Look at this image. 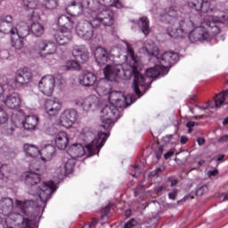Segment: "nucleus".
Here are the masks:
<instances>
[{
    "label": "nucleus",
    "instance_id": "f257e3e1",
    "mask_svg": "<svg viewBox=\"0 0 228 228\" xmlns=\"http://www.w3.org/2000/svg\"><path fill=\"white\" fill-rule=\"evenodd\" d=\"M142 52L159 61V64H156L155 67L146 69V77L138 71L140 57L134 54V50L129 44H126V53L128 58L131 60L130 63L107 64L104 69L105 77L108 81H115L117 77L119 79H131L134 76L132 88L139 98L143 95L142 90L147 92L152 84V80L147 81L148 79H154L159 76H167L168 74V69L179 61V54L177 53L166 52L163 54H159V48L156 45L143 46Z\"/></svg>",
    "mask_w": 228,
    "mask_h": 228
},
{
    "label": "nucleus",
    "instance_id": "f03ea898",
    "mask_svg": "<svg viewBox=\"0 0 228 228\" xmlns=\"http://www.w3.org/2000/svg\"><path fill=\"white\" fill-rule=\"evenodd\" d=\"M54 191H56V185L53 181L45 182L38 187L33 186L30 195L36 196L37 199L36 200H27L25 201L15 200V207L25 216L37 220V218H40V213H44L45 204H47V200L51 199Z\"/></svg>",
    "mask_w": 228,
    "mask_h": 228
},
{
    "label": "nucleus",
    "instance_id": "7ed1b4c3",
    "mask_svg": "<svg viewBox=\"0 0 228 228\" xmlns=\"http://www.w3.org/2000/svg\"><path fill=\"white\" fill-rule=\"evenodd\" d=\"M107 95L110 104L103 107L100 111L102 127H103V129L111 127V124H113V122H117V120L120 118V111H118L117 106L122 108L125 102H126L128 106H131L133 102H136L134 94H128L126 97L120 91H111L109 92Z\"/></svg>",
    "mask_w": 228,
    "mask_h": 228
},
{
    "label": "nucleus",
    "instance_id": "20e7f679",
    "mask_svg": "<svg viewBox=\"0 0 228 228\" xmlns=\"http://www.w3.org/2000/svg\"><path fill=\"white\" fill-rule=\"evenodd\" d=\"M225 20H228V10L226 13L222 14L219 17L208 16L204 20L202 26L197 25L194 27L195 28L189 33L190 42H191V44H196V42H208V40H211L215 35L220 33V24L225 22ZM204 26H207L208 29Z\"/></svg>",
    "mask_w": 228,
    "mask_h": 228
},
{
    "label": "nucleus",
    "instance_id": "39448f33",
    "mask_svg": "<svg viewBox=\"0 0 228 228\" xmlns=\"http://www.w3.org/2000/svg\"><path fill=\"white\" fill-rule=\"evenodd\" d=\"M108 136H110V134L100 132L97 135V138L93 140L89 144L86 145V149L80 143H74L68 149L67 154L73 159H76V158H81V156H85V152H88L94 156L96 152H99L101 147L106 143Z\"/></svg>",
    "mask_w": 228,
    "mask_h": 228
},
{
    "label": "nucleus",
    "instance_id": "423d86ee",
    "mask_svg": "<svg viewBox=\"0 0 228 228\" xmlns=\"http://www.w3.org/2000/svg\"><path fill=\"white\" fill-rule=\"evenodd\" d=\"M34 51L41 58L49 60V58H53L56 54V45L47 40L37 41L34 45Z\"/></svg>",
    "mask_w": 228,
    "mask_h": 228
},
{
    "label": "nucleus",
    "instance_id": "0eeeda50",
    "mask_svg": "<svg viewBox=\"0 0 228 228\" xmlns=\"http://www.w3.org/2000/svg\"><path fill=\"white\" fill-rule=\"evenodd\" d=\"M56 86V79L51 75H47L41 78L38 83L39 91L43 93L46 97H51L54 92Z\"/></svg>",
    "mask_w": 228,
    "mask_h": 228
},
{
    "label": "nucleus",
    "instance_id": "6e6552de",
    "mask_svg": "<svg viewBox=\"0 0 228 228\" xmlns=\"http://www.w3.org/2000/svg\"><path fill=\"white\" fill-rule=\"evenodd\" d=\"M0 214L4 215V216H10L11 220L17 219V215H20L18 212H15V208L13 207V200L11 198H4L0 200Z\"/></svg>",
    "mask_w": 228,
    "mask_h": 228
},
{
    "label": "nucleus",
    "instance_id": "1a4fd4ad",
    "mask_svg": "<svg viewBox=\"0 0 228 228\" xmlns=\"http://www.w3.org/2000/svg\"><path fill=\"white\" fill-rule=\"evenodd\" d=\"M75 104L82 108L84 111H94L99 106V98L95 95H90L86 98H77L75 100Z\"/></svg>",
    "mask_w": 228,
    "mask_h": 228
},
{
    "label": "nucleus",
    "instance_id": "9d476101",
    "mask_svg": "<svg viewBox=\"0 0 228 228\" xmlns=\"http://www.w3.org/2000/svg\"><path fill=\"white\" fill-rule=\"evenodd\" d=\"M187 6L198 13L213 12V5L209 0H187Z\"/></svg>",
    "mask_w": 228,
    "mask_h": 228
},
{
    "label": "nucleus",
    "instance_id": "9b49d317",
    "mask_svg": "<svg viewBox=\"0 0 228 228\" xmlns=\"http://www.w3.org/2000/svg\"><path fill=\"white\" fill-rule=\"evenodd\" d=\"M76 34L83 40H92L94 38V29L90 21H81L76 28Z\"/></svg>",
    "mask_w": 228,
    "mask_h": 228
},
{
    "label": "nucleus",
    "instance_id": "f8f14e48",
    "mask_svg": "<svg viewBox=\"0 0 228 228\" xmlns=\"http://www.w3.org/2000/svg\"><path fill=\"white\" fill-rule=\"evenodd\" d=\"M63 105L58 98L49 99L45 103V111L49 117H56L61 111Z\"/></svg>",
    "mask_w": 228,
    "mask_h": 228
},
{
    "label": "nucleus",
    "instance_id": "ddd939ff",
    "mask_svg": "<svg viewBox=\"0 0 228 228\" xmlns=\"http://www.w3.org/2000/svg\"><path fill=\"white\" fill-rule=\"evenodd\" d=\"M181 12L177 11L175 7H169L166 9V13L160 15V20L166 24H176L179 20Z\"/></svg>",
    "mask_w": 228,
    "mask_h": 228
},
{
    "label": "nucleus",
    "instance_id": "4468645a",
    "mask_svg": "<svg viewBox=\"0 0 228 228\" xmlns=\"http://www.w3.org/2000/svg\"><path fill=\"white\" fill-rule=\"evenodd\" d=\"M72 54L78 63H86L90 60V53L85 45L73 46Z\"/></svg>",
    "mask_w": 228,
    "mask_h": 228
},
{
    "label": "nucleus",
    "instance_id": "2eb2a0df",
    "mask_svg": "<svg viewBox=\"0 0 228 228\" xmlns=\"http://www.w3.org/2000/svg\"><path fill=\"white\" fill-rule=\"evenodd\" d=\"M77 118V112L75 110H66L61 115V124L63 127H70Z\"/></svg>",
    "mask_w": 228,
    "mask_h": 228
},
{
    "label": "nucleus",
    "instance_id": "dca6fc26",
    "mask_svg": "<svg viewBox=\"0 0 228 228\" xmlns=\"http://www.w3.org/2000/svg\"><path fill=\"white\" fill-rule=\"evenodd\" d=\"M92 4H94V0H82L81 4H76V2H73L70 6V10L73 12L72 15H81L83 13V8H87L92 12H97L92 7Z\"/></svg>",
    "mask_w": 228,
    "mask_h": 228
},
{
    "label": "nucleus",
    "instance_id": "f3484780",
    "mask_svg": "<svg viewBox=\"0 0 228 228\" xmlns=\"http://www.w3.org/2000/svg\"><path fill=\"white\" fill-rule=\"evenodd\" d=\"M94 58L100 67L106 65L111 59V54L104 47H97L94 51Z\"/></svg>",
    "mask_w": 228,
    "mask_h": 228
},
{
    "label": "nucleus",
    "instance_id": "a211bd4d",
    "mask_svg": "<svg viewBox=\"0 0 228 228\" xmlns=\"http://www.w3.org/2000/svg\"><path fill=\"white\" fill-rule=\"evenodd\" d=\"M13 17L12 15H5L0 17V33L2 35H12L13 29Z\"/></svg>",
    "mask_w": 228,
    "mask_h": 228
},
{
    "label": "nucleus",
    "instance_id": "6ab92c4d",
    "mask_svg": "<svg viewBox=\"0 0 228 228\" xmlns=\"http://www.w3.org/2000/svg\"><path fill=\"white\" fill-rule=\"evenodd\" d=\"M4 102L10 110H17V108H20L22 99L18 93H12L5 97Z\"/></svg>",
    "mask_w": 228,
    "mask_h": 228
},
{
    "label": "nucleus",
    "instance_id": "aec40b11",
    "mask_svg": "<svg viewBox=\"0 0 228 228\" xmlns=\"http://www.w3.org/2000/svg\"><path fill=\"white\" fill-rule=\"evenodd\" d=\"M33 75L28 68L20 69L16 72L15 81L18 85H28L31 81Z\"/></svg>",
    "mask_w": 228,
    "mask_h": 228
},
{
    "label": "nucleus",
    "instance_id": "412c9836",
    "mask_svg": "<svg viewBox=\"0 0 228 228\" xmlns=\"http://www.w3.org/2000/svg\"><path fill=\"white\" fill-rule=\"evenodd\" d=\"M12 35H16L18 38H26L29 35V26L28 23L21 21L12 27Z\"/></svg>",
    "mask_w": 228,
    "mask_h": 228
},
{
    "label": "nucleus",
    "instance_id": "4be33fe9",
    "mask_svg": "<svg viewBox=\"0 0 228 228\" xmlns=\"http://www.w3.org/2000/svg\"><path fill=\"white\" fill-rule=\"evenodd\" d=\"M198 24L199 21L197 20V17L195 16L184 18L183 20H181L179 21V26L183 31L187 32V34L191 33V29H193V28H196Z\"/></svg>",
    "mask_w": 228,
    "mask_h": 228
},
{
    "label": "nucleus",
    "instance_id": "5701e85b",
    "mask_svg": "<svg viewBox=\"0 0 228 228\" xmlns=\"http://www.w3.org/2000/svg\"><path fill=\"white\" fill-rule=\"evenodd\" d=\"M54 38L59 45H66L72 40V32L70 30H59L54 35Z\"/></svg>",
    "mask_w": 228,
    "mask_h": 228
},
{
    "label": "nucleus",
    "instance_id": "b1692460",
    "mask_svg": "<svg viewBox=\"0 0 228 228\" xmlns=\"http://www.w3.org/2000/svg\"><path fill=\"white\" fill-rule=\"evenodd\" d=\"M54 142L57 149L63 151L67 149V145H69V134L65 132H59L55 134Z\"/></svg>",
    "mask_w": 228,
    "mask_h": 228
},
{
    "label": "nucleus",
    "instance_id": "393cba45",
    "mask_svg": "<svg viewBox=\"0 0 228 228\" xmlns=\"http://www.w3.org/2000/svg\"><path fill=\"white\" fill-rule=\"evenodd\" d=\"M58 24L61 28H66V31H70L74 28V24H76V20H74V18H70L67 15L62 14L58 18Z\"/></svg>",
    "mask_w": 228,
    "mask_h": 228
},
{
    "label": "nucleus",
    "instance_id": "a878e982",
    "mask_svg": "<svg viewBox=\"0 0 228 228\" xmlns=\"http://www.w3.org/2000/svg\"><path fill=\"white\" fill-rule=\"evenodd\" d=\"M97 81V77L92 72H87L79 77V83L82 86H94Z\"/></svg>",
    "mask_w": 228,
    "mask_h": 228
},
{
    "label": "nucleus",
    "instance_id": "bb28decb",
    "mask_svg": "<svg viewBox=\"0 0 228 228\" xmlns=\"http://www.w3.org/2000/svg\"><path fill=\"white\" fill-rule=\"evenodd\" d=\"M103 26H113V12L105 9L98 13Z\"/></svg>",
    "mask_w": 228,
    "mask_h": 228
},
{
    "label": "nucleus",
    "instance_id": "cd10ccee",
    "mask_svg": "<svg viewBox=\"0 0 228 228\" xmlns=\"http://www.w3.org/2000/svg\"><path fill=\"white\" fill-rule=\"evenodd\" d=\"M14 222H16L17 225H20V228H35L33 221L20 214H16Z\"/></svg>",
    "mask_w": 228,
    "mask_h": 228
},
{
    "label": "nucleus",
    "instance_id": "c85d7f7f",
    "mask_svg": "<svg viewBox=\"0 0 228 228\" xmlns=\"http://www.w3.org/2000/svg\"><path fill=\"white\" fill-rule=\"evenodd\" d=\"M54 152H56V148L52 145L48 144L41 151V159L42 161H51L53 159V157L54 156Z\"/></svg>",
    "mask_w": 228,
    "mask_h": 228
},
{
    "label": "nucleus",
    "instance_id": "c756f323",
    "mask_svg": "<svg viewBox=\"0 0 228 228\" xmlns=\"http://www.w3.org/2000/svg\"><path fill=\"white\" fill-rule=\"evenodd\" d=\"M23 177H25V183L28 186H35L40 183V175L35 172H26Z\"/></svg>",
    "mask_w": 228,
    "mask_h": 228
},
{
    "label": "nucleus",
    "instance_id": "7c9ffc66",
    "mask_svg": "<svg viewBox=\"0 0 228 228\" xmlns=\"http://www.w3.org/2000/svg\"><path fill=\"white\" fill-rule=\"evenodd\" d=\"M37 126H38V117L37 116H28L23 122V127L27 131H33Z\"/></svg>",
    "mask_w": 228,
    "mask_h": 228
},
{
    "label": "nucleus",
    "instance_id": "2f4dec72",
    "mask_svg": "<svg viewBox=\"0 0 228 228\" xmlns=\"http://www.w3.org/2000/svg\"><path fill=\"white\" fill-rule=\"evenodd\" d=\"M110 86V83L106 81V79H101L96 85V92L99 95L105 96L110 94V90H108Z\"/></svg>",
    "mask_w": 228,
    "mask_h": 228
},
{
    "label": "nucleus",
    "instance_id": "473e14b6",
    "mask_svg": "<svg viewBox=\"0 0 228 228\" xmlns=\"http://www.w3.org/2000/svg\"><path fill=\"white\" fill-rule=\"evenodd\" d=\"M138 26L142 30V33L147 37L151 33V27L149 22V18L143 16L141 17L138 20Z\"/></svg>",
    "mask_w": 228,
    "mask_h": 228
},
{
    "label": "nucleus",
    "instance_id": "72a5a7b5",
    "mask_svg": "<svg viewBox=\"0 0 228 228\" xmlns=\"http://www.w3.org/2000/svg\"><path fill=\"white\" fill-rule=\"evenodd\" d=\"M167 34L172 38H183V37H186L187 32L183 30L180 26L178 28L175 29L172 27L167 28Z\"/></svg>",
    "mask_w": 228,
    "mask_h": 228
},
{
    "label": "nucleus",
    "instance_id": "f704fd0d",
    "mask_svg": "<svg viewBox=\"0 0 228 228\" xmlns=\"http://www.w3.org/2000/svg\"><path fill=\"white\" fill-rule=\"evenodd\" d=\"M228 99V89L216 94L214 98L216 108H220L224 102Z\"/></svg>",
    "mask_w": 228,
    "mask_h": 228
},
{
    "label": "nucleus",
    "instance_id": "c9c22d12",
    "mask_svg": "<svg viewBox=\"0 0 228 228\" xmlns=\"http://www.w3.org/2000/svg\"><path fill=\"white\" fill-rule=\"evenodd\" d=\"M23 150L27 156H29L30 158H35L39 152L38 148L33 144H24Z\"/></svg>",
    "mask_w": 228,
    "mask_h": 228
},
{
    "label": "nucleus",
    "instance_id": "e433bc0d",
    "mask_svg": "<svg viewBox=\"0 0 228 228\" xmlns=\"http://www.w3.org/2000/svg\"><path fill=\"white\" fill-rule=\"evenodd\" d=\"M30 31L35 37H42V35H44L45 28L40 23H32Z\"/></svg>",
    "mask_w": 228,
    "mask_h": 228
},
{
    "label": "nucleus",
    "instance_id": "4c0bfd02",
    "mask_svg": "<svg viewBox=\"0 0 228 228\" xmlns=\"http://www.w3.org/2000/svg\"><path fill=\"white\" fill-rule=\"evenodd\" d=\"M0 174L4 179H10V177H12V167L0 162Z\"/></svg>",
    "mask_w": 228,
    "mask_h": 228
},
{
    "label": "nucleus",
    "instance_id": "58836bf2",
    "mask_svg": "<svg viewBox=\"0 0 228 228\" xmlns=\"http://www.w3.org/2000/svg\"><path fill=\"white\" fill-rule=\"evenodd\" d=\"M100 3H102V4L106 7L114 6V8H124V4H122L120 0H100Z\"/></svg>",
    "mask_w": 228,
    "mask_h": 228
},
{
    "label": "nucleus",
    "instance_id": "ea45409f",
    "mask_svg": "<svg viewBox=\"0 0 228 228\" xmlns=\"http://www.w3.org/2000/svg\"><path fill=\"white\" fill-rule=\"evenodd\" d=\"M66 68L68 70H81V65L77 60H70L66 62Z\"/></svg>",
    "mask_w": 228,
    "mask_h": 228
},
{
    "label": "nucleus",
    "instance_id": "a19ab883",
    "mask_svg": "<svg viewBox=\"0 0 228 228\" xmlns=\"http://www.w3.org/2000/svg\"><path fill=\"white\" fill-rule=\"evenodd\" d=\"M64 169H65V174H72L74 172V159H69L68 160H64Z\"/></svg>",
    "mask_w": 228,
    "mask_h": 228
},
{
    "label": "nucleus",
    "instance_id": "79ce46f5",
    "mask_svg": "<svg viewBox=\"0 0 228 228\" xmlns=\"http://www.w3.org/2000/svg\"><path fill=\"white\" fill-rule=\"evenodd\" d=\"M46 10H54L57 6L56 0H39Z\"/></svg>",
    "mask_w": 228,
    "mask_h": 228
},
{
    "label": "nucleus",
    "instance_id": "37998d69",
    "mask_svg": "<svg viewBox=\"0 0 228 228\" xmlns=\"http://www.w3.org/2000/svg\"><path fill=\"white\" fill-rule=\"evenodd\" d=\"M23 37H18L15 39L14 37H12V47H15L16 49H22L24 47V43L22 42Z\"/></svg>",
    "mask_w": 228,
    "mask_h": 228
},
{
    "label": "nucleus",
    "instance_id": "c03bdc74",
    "mask_svg": "<svg viewBox=\"0 0 228 228\" xmlns=\"http://www.w3.org/2000/svg\"><path fill=\"white\" fill-rule=\"evenodd\" d=\"M89 24H91L92 29H97L101 24H102V20L100 19V14H98V17L93 19L91 21H89Z\"/></svg>",
    "mask_w": 228,
    "mask_h": 228
},
{
    "label": "nucleus",
    "instance_id": "a18cd8bd",
    "mask_svg": "<svg viewBox=\"0 0 228 228\" xmlns=\"http://www.w3.org/2000/svg\"><path fill=\"white\" fill-rule=\"evenodd\" d=\"M82 134L83 136H85L86 138H94V132L92 131V128L88 127V126H86L82 129Z\"/></svg>",
    "mask_w": 228,
    "mask_h": 228
},
{
    "label": "nucleus",
    "instance_id": "49530a36",
    "mask_svg": "<svg viewBox=\"0 0 228 228\" xmlns=\"http://www.w3.org/2000/svg\"><path fill=\"white\" fill-rule=\"evenodd\" d=\"M8 122V114L3 110V107L0 106V125L6 124Z\"/></svg>",
    "mask_w": 228,
    "mask_h": 228
},
{
    "label": "nucleus",
    "instance_id": "de8ad7c7",
    "mask_svg": "<svg viewBox=\"0 0 228 228\" xmlns=\"http://www.w3.org/2000/svg\"><path fill=\"white\" fill-rule=\"evenodd\" d=\"M208 185H202L196 190V195L198 197H202V195H204V193H208Z\"/></svg>",
    "mask_w": 228,
    "mask_h": 228
},
{
    "label": "nucleus",
    "instance_id": "09e8293b",
    "mask_svg": "<svg viewBox=\"0 0 228 228\" xmlns=\"http://www.w3.org/2000/svg\"><path fill=\"white\" fill-rule=\"evenodd\" d=\"M195 126H199V123H197L195 121L187 122L186 127H188V133H193V127H195Z\"/></svg>",
    "mask_w": 228,
    "mask_h": 228
},
{
    "label": "nucleus",
    "instance_id": "8fccbe9b",
    "mask_svg": "<svg viewBox=\"0 0 228 228\" xmlns=\"http://www.w3.org/2000/svg\"><path fill=\"white\" fill-rule=\"evenodd\" d=\"M138 224V222H136L135 219H130L128 222H126L123 228H133L134 227L136 224Z\"/></svg>",
    "mask_w": 228,
    "mask_h": 228
},
{
    "label": "nucleus",
    "instance_id": "3c124183",
    "mask_svg": "<svg viewBox=\"0 0 228 228\" xmlns=\"http://www.w3.org/2000/svg\"><path fill=\"white\" fill-rule=\"evenodd\" d=\"M161 156H163V146H159L155 151V157L157 159H160Z\"/></svg>",
    "mask_w": 228,
    "mask_h": 228
},
{
    "label": "nucleus",
    "instance_id": "603ef678",
    "mask_svg": "<svg viewBox=\"0 0 228 228\" xmlns=\"http://www.w3.org/2000/svg\"><path fill=\"white\" fill-rule=\"evenodd\" d=\"M177 193H179V191L177 189H174L171 192L168 193V197L171 200H175V198L177 197Z\"/></svg>",
    "mask_w": 228,
    "mask_h": 228
},
{
    "label": "nucleus",
    "instance_id": "864d4df0",
    "mask_svg": "<svg viewBox=\"0 0 228 228\" xmlns=\"http://www.w3.org/2000/svg\"><path fill=\"white\" fill-rule=\"evenodd\" d=\"M143 191H145V187L143 185H138L134 191L135 197L136 195H140V193H143Z\"/></svg>",
    "mask_w": 228,
    "mask_h": 228
},
{
    "label": "nucleus",
    "instance_id": "5fc2aeb1",
    "mask_svg": "<svg viewBox=\"0 0 228 228\" xmlns=\"http://www.w3.org/2000/svg\"><path fill=\"white\" fill-rule=\"evenodd\" d=\"M97 220L96 219H93V222H91L90 224H85L84 225V228H94L95 225H97Z\"/></svg>",
    "mask_w": 228,
    "mask_h": 228
},
{
    "label": "nucleus",
    "instance_id": "6e6d98bb",
    "mask_svg": "<svg viewBox=\"0 0 228 228\" xmlns=\"http://www.w3.org/2000/svg\"><path fill=\"white\" fill-rule=\"evenodd\" d=\"M219 143H225L228 142V134L223 135L218 139Z\"/></svg>",
    "mask_w": 228,
    "mask_h": 228
},
{
    "label": "nucleus",
    "instance_id": "4d7b16f0",
    "mask_svg": "<svg viewBox=\"0 0 228 228\" xmlns=\"http://www.w3.org/2000/svg\"><path fill=\"white\" fill-rule=\"evenodd\" d=\"M48 134H56V127L52 126L46 130Z\"/></svg>",
    "mask_w": 228,
    "mask_h": 228
},
{
    "label": "nucleus",
    "instance_id": "13d9d810",
    "mask_svg": "<svg viewBox=\"0 0 228 228\" xmlns=\"http://www.w3.org/2000/svg\"><path fill=\"white\" fill-rule=\"evenodd\" d=\"M167 181L170 183L171 186H175V184H177V180L173 177L167 178Z\"/></svg>",
    "mask_w": 228,
    "mask_h": 228
},
{
    "label": "nucleus",
    "instance_id": "bf43d9fd",
    "mask_svg": "<svg viewBox=\"0 0 228 228\" xmlns=\"http://www.w3.org/2000/svg\"><path fill=\"white\" fill-rule=\"evenodd\" d=\"M173 154H174V151L170 150L169 151L164 154V159H168V158H172Z\"/></svg>",
    "mask_w": 228,
    "mask_h": 228
},
{
    "label": "nucleus",
    "instance_id": "052dcab7",
    "mask_svg": "<svg viewBox=\"0 0 228 228\" xmlns=\"http://www.w3.org/2000/svg\"><path fill=\"white\" fill-rule=\"evenodd\" d=\"M197 143L198 145H204V143H206V139H204V137H198Z\"/></svg>",
    "mask_w": 228,
    "mask_h": 228
},
{
    "label": "nucleus",
    "instance_id": "680f3d73",
    "mask_svg": "<svg viewBox=\"0 0 228 228\" xmlns=\"http://www.w3.org/2000/svg\"><path fill=\"white\" fill-rule=\"evenodd\" d=\"M186 142H188V136L182 135L180 138V143H182V145H184V143H186Z\"/></svg>",
    "mask_w": 228,
    "mask_h": 228
},
{
    "label": "nucleus",
    "instance_id": "e2e57ef3",
    "mask_svg": "<svg viewBox=\"0 0 228 228\" xmlns=\"http://www.w3.org/2000/svg\"><path fill=\"white\" fill-rule=\"evenodd\" d=\"M165 190H167V186L165 185L156 188L157 193H161V191H165Z\"/></svg>",
    "mask_w": 228,
    "mask_h": 228
},
{
    "label": "nucleus",
    "instance_id": "0e129e2a",
    "mask_svg": "<svg viewBox=\"0 0 228 228\" xmlns=\"http://www.w3.org/2000/svg\"><path fill=\"white\" fill-rule=\"evenodd\" d=\"M159 172H163V169L161 167H159L151 172L153 175H156V174H159Z\"/></svg>",
    "mask_w": 228,
    "mask_h": 228
},
{
    "label": "nucleus",
    "instance_id": "69168bd1",
    "mask_svg": "<svg viewBox=\"0 0 228 228\" xmlns=\"http://www.w3.org/2000/svg\"><path fill=\"white\" fill-rule=\"evenodd\" d=\"M13 127H11V128H7L6 132H5V134H13Z\"/></svg>",
    "mask_w": 228,
    "mask_h": 228
},
{
    "label": "nucleus",
    "instance_id": "338daca9",
    "mask_svg": "<svg viewBox=\"0 0 228 228\" xmlns=\"http://www.w3.org/2000/svg\"><path fill=\"white\" fill-rule=\"evenodd\" d=\"M133 168L136 174H140V172H142V170L140 169V167L138 166H133Z\"/></svg>",
    "mask_w": 228,
    "mask_h": 228
},
{
    "label": "nucleus",
    "instance_id": "774afa93",
    "mask_svg": "<svg viewBox=\"0 0 228 228\" xmlns=\"http://www.w3.org/2000/svg\"><path fill=\"white\" fill-rule=\"evenodd\" d=\"M4 95V87L0 85V99Z\"/></svg>",
    "mask_w": 228,
    "mask_h": 228
}]
</instances>
